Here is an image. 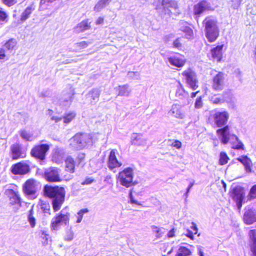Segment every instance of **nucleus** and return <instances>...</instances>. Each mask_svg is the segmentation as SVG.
Masks as SVG:
<instances>
[{"label":"nucleus","mask_w":256,"mask_h":256,"mask_svg":"<svg viewBox=\"0 0 256 256\" xmlns=\"http://www.w3.org/2000/svg\"><path fill=\"white\" fill-rule=\"evenodd\" d=\"M44 196L52 200L54 212L59 210L63 204L66 195L64 188L62 186L46 184L43 188Z\"/></svg>","instance_id":"1"},{"label":"nucleus","mask_w":256,"mask_h":256,"mask_svg":"<svg viewBox=\"0 0 256 256\" xmlns=\"http://www.w3.org/2000/svg\"><path fill=\"white\" fill-rule=\"evenodd\" d=\"M204 28L205 35L210 42H214L219 36V30L217 21L215 18L206 17L202 22Z\"/></svg>","instance_id":"2"},{"label":"nucleus","mask_w":256,"mask_h":256,"mask_svg":"<svg viewBox=\"0 0 256 256\" xmlns=\"http://www.w3.org/2000/svg\"><path fill=\"white\" fill-rule=\"evenodd\" d=\"M134 170L132 168L128 167L118 173L117 179L120 184L126 188L134 185Z\"/></svg>","instance_id":"3"},{"label":"nucleus","mask_w":256,"mask_h":256,"mask_svg":"<svg viewBox=\"0 0 256 256\" xmlns=\"http://www.w3.org/2000/svg\"><path fill=\"white\" fill-rule=\"evenodd\" d=\"M216 134L223 144H227L231 140H238V137L236 134L231 133L230 126L228 124L219 128L216 130Z\"/></svg>","instance_id":"4"},{"label":"nucleus","mask_w":256,"mask_h":256,"mask_svg":"<svg viewBox=\"0 0 256 256\" xmlns=\"http://www.w3.org/2000/svg\"><path fill=\"white\" fill-rule=\"evenodd\" d=\"M70 214L65 209L61 210L60 213L52 218L51 222V227L53 230H58L60 226L64 224L67 225L69 222Z\"/></svg>","instance_id":"5"},{"label":"nucleus","mask_w":256,"mask_h":256,"mask_svg":"<svg viewBox=\"0 0 256 256\" xmlns=\"http://www.w3.org/2000/svg\"><path fill=\"white\" fill-rule=\"evenodd\" d=\"M210 117L217 127L221 128L227 125L230 115L228 112L226 110H214L212 112Z\"/></svg>","instance_id":"6"},{"label":"nucleus","mask_w":256,"mask_h":256,"mask_svg":"<svg viewBox=\"0 0 256 256\" xmlns=\"http://www.w3.org/2000/svg\"><path fill=\"white\" fill-rule=\"evenodd\" d=\"M182 75L184 76L186 86L192 90H196L198 87V80L196 73L189 68L184 70Z\"/></svg>","instance_id":"7"},{"label":"nucleus","mask_w":256,"mask_h":256,"mask_svg":"<svg viewBox=\"0 0 256 256\" xmlns=\"http://www.w3.org/2000/svg\"><path fill=\"white\" fill-rule=\"evenodd\" d=\"M50 149L48 144H40L34 146L30 151L31 156L37 159L44 160L46 158V153Z\"/></svg>","instance_id":"8"},{"label":"nucleus","mask_w":256,"mask_h":256,"mask_svg":"<svg viewBox=\"0 0 256 256\" xmlns=\"http://www.w3.org/2000/svg\"><path fill=\"white\" fill-rule=\"evenodd\" d=\"M230 196L236 202L238 208L240 210L244 198V189L240 186L234 188L232 190Z\"/></svg>","instance_id":"9"},{"label":"nucleus","mask_w":256,"mask_h":256,"mask_svg":"<svg viewBox=\"0 0 256 256\" xmlns=\"http://www.w3.org/2000/svg\"><path fill=\"white\" fill-rule=\"evenodd\" d=\"M60 170L55 167H50L45 170L44 177L50 182H58L61 180L60 176Z\"/></svg>","instance_id":"10"},{"label":"nucleus","mask_w":256,"mask_h":256,"mask_svg":"<svg viewBox=\"0 0 256 256\" xmlns=\"http://www.w3.org/2000/svg\"><path fill=\"white\" fill-rule=\"evenodd\" d=\"M74 94V88L72 86H68L63 92V97L60 100V105L62 106H69L72 102Z\"/></svg>","instance_id":"11"},{"label":"nucleus","mask_w":256,"mask_h":256,"mask_svg":"<svg viewBox=\"0 0 256 256\" xmlns=\"http://www.w3.org/2000/svg\"><path fill=\"white\" fill-rule=\"evenodd\" d=\"M11 158L12 160L24 158L26 156V152L23 150L22 145L19 143L12 144L10 147Z\"/></svg>","instance_id":"12"},{"label":"nucleus","mask_w":256,"mask_h":256,"mask_svg":"<svg viewBox=\"0 0 256 256\" xmlns=\"http://www.w3.org/2000/svg\"><path fill=\"white\" fill-rule=\"evenodd\" d=\"M30 171V166L26 163L21 162L12 166L11 168L12 172L16 175H24Z\"/></svg>","instance_id":"13"},{"label":"nucleus","mask_w":256,"mask_h":256,"mask_svg":"<svg viewBox=\"0 0 256 256\" xmlns=\"http://www.w3.org/2000/svg\"><path fill=\"white\" fill-rule=\"evenodd\" d=\"M36 181L33 179L27 180L23 186V190L26 194L31 198L34 196L36 192Z\"/></svg>","instance_id":"14"},{"label":"nucleus","mask_w":256,"mask_h":256,"mask_svg":"<svg viewBox=\"0 0 256 256\" xmlns=\"http://www.w3.org/2000/svg\"><path fill=\"white\" fill-rule=\"evenodd\" d=\"M224 86V74L219 72L212 78V87L216 90H221Z\"/></svg>","instance_id":"15"},{"label":"nucleus","mask_w":256,"mask_h":256,"mask_svg":"<svg viewBox=\"0 0 256 256\" xmlns=\"http://www.w3.org/2000/svg\"><path fill=\"white\" fill-rule=\"evenodd\" d=\"M116 150H112L108 156V167L110 170L117 168H119L122 166L120 162H118L116 157Z\"/></svg>","instance_id":"16"},{"label":"nucleus","mask_w":256,"mask_h":256,"mask_svg":"<svg viewBox=\"0 0 256 256\" xmlns=\"http://www.w3.org/2000/svg\"><path fill=\"white\" fill-rule=\"evenodd\" d=\"M210 8V4L206 0H202L194 6V14L196 16H199L200 14L209 10Z\"/></svg>","instance_id":"17"},{"label":"nucleus","mask_w":256,"mask_h":256,"mask_svg":"<svg viewBox=\"0 0 256 256\" xmlns=\"http://www.w3.org/2000/svg\"><path fill=\"white\" fill-rule=\"evenodd\" d=\"M236 160L242 164L246 173L249 174L252 172L253 164L251 159L249 157L246 155H242L236 158Z\"/></svg>","instance_id":"18"},{"label":"nucleus","mask_w":256,"mask_h":256,"mask_svg":"<svg viewBox=\"0 0 256 256\" xmlns=\"http://www.w3.org/2000/svg\"><path fill=\"white\" fill-rule=\"evenodd\" d=\"M130 139L132 144L133 145L145 146L146 144L147 138L141 134H132Z\"/></svg>","instance_id":"19"},{"label":"nucleus","mask_w":256,"mask_h":256,"mask_svg":"<svg viewBox=\"0 0 256 256\" xmlns=\"http://www.w3.org/2000/svg\"><path fill=\"white\" fill-rule=\"evenodd\" d=\"M248 236L250 256H256V230H250L248 232Z\"/></svg>","instance_id":"20"},{"label":"nucleus","mask_w":256,"mask_h":256,"mask_svg":"<svg viewBox=\"0 0 256 256\" xmlns=\"http://www.w3.org/2000/svg\"><path fill=\"white\" fill-rule=\"evenodd\" d=\"M244 222L247 224H251L256 222V210L250 208L246 210L244 215Z\"/></svg>","instance_id":"21"},{"label":"nucleus","mask_w":256,"mask_h":256,"mask_svg":"<svg viewBox=\"0 0 256 256\" xmlns=\"http://www.w3.org/2000/svg\"><path fill=\"white\" fill-rule=\"evenodd\" d=\"M162 5L165 12L168 14L170 12V8L176 10L178 8V2L174 0H162Z\"/></svg>","instance_id":"22"},{"label":"nucleus","mask_w":256,"mask_h":256,"mask_svg":"<svg viewBox=\"0 0 256 256\" xmlns=\"http://www.w3.org/2000/svg\"><path fill=\"white\" fill-rule=\"evenodd\" d=\"M168 60L171 65L178 68H182L186 63L185 59L178 56H170L168 58Z\"/></svg>","instance_id":"23"},{"label":"nucleus","mask_w":256,"mask_h":256,"mask_svg":"<svg viewBox=\"0 0 256 256\" xmlns=\"http://www.w3.org/2000/svg\"><path fill=\"white\" fill-rule=\"evenodd\" d=\"M80 134H76L72 138L70 139V145L72 148L76 150H78L84 148V143L80 142Z\"/></svg>","instance_id":"24"},{"label":"nucleus","mask_w":256,"mask_h":256,"mask_svg":"<svg viewBox=\"0 0 256 256\" xmlns=\"http://www.w3.org/2000/svg\"><path fill=\"white\" fill-rule=\"evenodd\" d=\"M180 30L185 34V38L188 39H191L194 36L192 30L188 26L186 22H181L180 25Z\"/></svg>","instance_id":"25"},{"label":"nucleus","mask_w":256,"mask_h":256,"mask_svg":"<svg viewBox=\"0 0 256 256\" xmlns=\"http://www.w3.org/2000/svg\"><path fill=\"white\" fill-rule=\"evenodd\" d=\"M114 89L118 92V96L128 97L130 95L132 92V89L130 86L127 84L119 86L115 88Z\"/></svg>","instance_id":"26"},{"label":"nucleus","mask_w":256,"mask_h":256,"mask_svg":"<svg viewBox=\"0 0 256 256\" xmlns=\"http://www.w3.org/2000/svg\"><path fill=\"white\" fill-rule=\"evenodd\" d=\"M64 150L60 148H56L53 152L52 160L57 164H60L64 158Z\"/></svg>","instance_id":"27"},{"label":"nucleus","mask_w":256,"mask_h":256,"mask_svg":"<svg viewBox=\"0 0 256 256\" xmlns=\"http://www.w3.org/2000/svg\"><path fill=\"white\" fill-rule=\"evenodd\" d=\"M223 45L218 46L211 50V54L214 60L220 61L222 58Z\"/></svg>","instance_id":"28"},{"label":"nucleus","mask_w":256,"mask_h":256,"mask_svg":"<svg viewBox=\"0 0 256 256\" xmlns=\"http://www.w3.org/2000/svg\"><path fill=\"white\" fill-rule=\"evenodd\" d=\"M100 90L98 88H93L86 94L92 104H96L99 100Z\"/></svg>","instance_id":"29"},{"label":"nucleus","mask_w":256,"mask_h":256,"mask_svg":"<svg viewBox=\"0 0 256 256\" xmlns=\"http://www.w3.org/2000/svg\"><path fill=\"white\" fill-rule=\"evenodd\" d=\"M90 28V22H88V20H86L78 24L74 30L76 32L80 33L89 30Z\"/></svg>","instance_id":"30"},{"label":"nucleus","mask_w":256,"mask_h":256,"mask_svg":"<svg viewBox=\"0 0 256 256\" xmlns=\"http://www.w3.org/2000/svg\"><path fill=\"white\" fill-rule=\"evenodd\" d=\"M168 114L180 118H182L184 116L181 111L180 106L177 104H174L172 106L170 110L168 112Z\"/></svg>","instance_id":"31"},{"label":"nucleus","mask_w":256,"mask_h":256,"mask_svg":"<svg viewBox=\"0 0 256 256\" xmlns=\"http://www.w3.org/2000/svg\"><path fill=\"white\" fill-rule=\"evenodd\" d=\"M35 6L32 4L28 6L22 13L20 15V20L24 22L28 19L32 13L35 10Z\"/></svg>","instance_id":"32"},{"label":"nucleus","mask_w":256,"mask_h":256,"mask_svg":"<svg viewBox=\"0 0 256 256\" xmlns=\"http://www.w3.org/2000/svg\"><path fill=\"white\" fill-rule=\"evenodd\" d=\"M66 170L70 173L74 172L76 162L74 159L71 156H68L65 160Z\"/></svg>","instance_id":"33"},{"label":"nucleus","mask_w":256,"mask_h":256,"mask_svg":"<svg viewBox=\"0 0 256 256\" xmlns=\"http://www.w3.org/2000/svg\"><path fill=\"white\" fill-rule=\"evenodd\" d=\"M9 194L10 195V203L20 206V198L18 194L12 190H9Z\"/></svg>","instance_id":"34"},{"label":"nucleus","mask_w":256,"mask_h":256,"mask_svg":"<svg viewBox=\"0 0 256 256\" xmlns=\"http://www.w3.org/2000/svg\"><path fill=\"white\" fill-rule=\"evenodd\" d=\"M176 96L180 99H183L188 98V94L185 91L182 86L180 84L176 88Z\"/></svg>","instance_id":"35"},{"label":"nucleus","mask_w":256,"mask_h":256,"mask_svg":"<svg viewBox=\"0 0 256 256\" xmlns=\"http://www.w3.org/2000/svg\"><path fill=\"white\" fill-rule=\"evenodd\" d=\"M80 142L84 143V147L87 146H90L92 144V137L91 136L87 134H80Z\"/></svg>","instance_id":"36"},{"label":"nucleus","mask_w":256,"mask_h":256,"mask_svg":"<svg viewBox=\"0 0 256 256\" xmlns=\"http://www.w3.org/2000/svg\"><path fill=\"white\" fill-rule=\"evenodd\" d=\"M17 44V42L14 38H11L6 42L4 46V48L11 52Z\"/></svg>","instance_id":"37"},{"label":"nucleus","mask_w":256,"mask_h":256,"mask_svg":"<svg viewBox=\"0 0 256 256\" xmlns=\"http://www.w3.org/2000/svg\"><path fill=\"white\" fill-rule=\"evenodd\" d=\"M28 220L30 224L31 228H34L36 224V219L34 216V212L33 208H31L28 215Z\"/></svg>","instance_id":"38"},{"label":"nucleus","mask_w":256,"mask_h":256,"mask_svg":"<svg viewBox=\"0 0 256 256\" xmlns=\"http://www.w3.org/2000/svg\"><path fill=\"white\" fill-rule=\"evenodd\" d=\"M41 210L45 214H50V206L48 202L40 200V202Z\"/></svg>","instance_id":"39"},{"label":"nucleus","mask_w":256,"mask_h":256,"mask_svg":"<svg viewBox=\"0 0 256 256\" xmlns=\"http://www.w3.org/2000/svg\"><path fill=\"white\" fill-rule=\"evenodd\" d=\"M191 252L188 248L184 246H180L176 256H189Z\"/></svg>","instance_id":"40"},{"label":"nucleus","mask_w":256,"mask_h":256,"mask_svg":"<svg viewBox=\"0 0 256 256\" xmlns=\"http://www.w3.org/2000/svg\"><path fill=\"white\" fill-rule=\"evenodd\" d=\"M110 0H100L94 7V10L96 12H100L110 2Z\"/></svg>","instance_id":"41"},{"label":"nucleus","mask_w":256,"mask_h":256,"mask_svg":"<svg viewBox=\"0 0 256 256\" xmlns=\"http://www.w3.org/2000/svg\"><path fill=\"white\" fill-rule=\"evenodd\" d=\"M76 113L74 112L66 113L64 116V122L68 124L70 123L76 116Z\"/></svg>","instance_id":"42"},{"label":"nucleus","mask_w":256,"mask_h":256,"mask_svg":"<svg viewBox=\"0 0 256 256\" xmlns=\"http://www.w3.org/2000/svg\"><path fill=\"white\" fill-rule=\"evenodd\" d=\"M152 228L153 232L156 233L157 238H161L164 232V229L162 228H158L155 226H152Z\"/></svg>","instance_id":"43"},{"label":"nucleus","mask_w":256,"mask_h":256,"mask_svg":"<svg viewBox=\"0 0 256 256\" xmlns=\"http://www.w3.org/2000/svg\"><path fill=\"white\" fill-rule=\"evenodd\" d=\"M229 158L225 152H221L220 154L219 164L221 166L226 164Z\"/></svg>","instance_id":"44"},{"label":"nucleus","mask_w":256,"mask_h":256,"mask_svg":"<svg viewBox=\"0 0 256 256\" xmlns=\"http://www.w3.org/2000/svg\"><path fill=\"white\" fill-rule=\"evenodd\" d=\"M20 136L22 138L27 141H32V135L25 130L21 131Z\"/></svg>","instance_id":"45"},{"label":"nucleus","mask_w":256,"mask_h":256,"mask_svg":"<svg viewBox=\"0 0 256 256\" xmlns=\"http://www.w3.org/2000/svg\"><path fill=\"white\" fill-rule=\"evenodd\" d=\"M74 237V232L72 230V228L68 229L66 232V234L64 236V239L66 241H71L73 240Z\"/></svg>","instance_id":"46"},{"label":"nucleus","mask_w":256,"mask_h":256,"mask_svg":"<svg viewBox=\"0 0 256 256\" xmlns=\"http://www.w3.org/2000/svg\"><path fill=\"white\" fill-rule=\"evenodd\" d=\"M47 114L50 117L51 120L54 121L56 123L62 120V118L54 115V112L52 110H48Z\"/></svg>","instance_id":"47"},{"label":"nucleus","mask_w":256,"mask_h":256,"mask_svg":"<svg viewBox=\"0 0 256 256\" xmlns=\"http://www.w3.org/2000/svg\"><path fill=\"white\" fill-rule=\"evenodd\" d=\"M173 46L179 50L182 48V38H178L173 42Z\"/></svg>","instance_id":"48"},{"label":"nucleus","mask_w":256,"mask_h":256,"mask_svg":"<svg viewBox=\"0 0 256 256\" xmlns=\"http://www.w3.org/2000/svg\"><path fill=\"white\" fill-rule=\"evenodd\" d=\"M7 17L8 16L6 12L0 8V24H2L4 23Z\"/></svg>","instance_id":"49"},{"label":"nucleus","mask_w":256,"mask_h":256,"mask_svg":"<svg viewBox=\"0 0 256 256\" xmlns=\"http://www.w3.org/2000/svg\"><path fill=\"white\" fill-rule=\"evenodd\" d=\"M249 196L250 199L256 198V184L251 188L249 192Z\"/></svg>","instance_id":"50"},{"label":"nucleus","mask_w":256,"mask_h":256,"mask_svg":"<svg viewBox=\"0 0 256 256\" xmlns=\"http://www.w3.org/2000/svg\"><path fill=\"white\" fill-rule=\"evenodd\" d=\"M237 142H238V144L235 145L234 146H232V148H234V149H236V150H244V145L243 144V143L239 140V138H238V140H235Z\"/></svg>","instance_id":"51"},{"label":"nucleus","mask_w":256,"mask_h":256,"mask_svg":"<svg viewBox=\"0 0 256 256\" xmlns=\"http://www.w3.org/2000/svg\"><path fill=\"white\" fill-rule=\"evenodd\" d=\"M202 102L200 96L198 98L194 103V106L196 108H200L202 106Z\"/></svg>","instance_id":"52"},{"label":"nucleus","mask_w":256,"mask_h":256,"mask_svg":"<svg viewBox=\"0 0 256 256\" xmlns=\"http://www.w3.org/2000/svg\"><path fill=\"white\" fill-rule=\"evenodd\" d=\"M84 158L85 154L84 153L80 152L78 154L76 160H78L79 164L84 162Z\"/></svg>","instance_id":"53"},{"label":"nucleus","mask_w":256,"mask_h":256,"mask_svg":"<svg viewBox=\"0 0 256 256\" xmlns=\"http://www.w3.org/2000/svg\"><path fill=\"white\" fill-rule=\"evenodd\" d=\"M90 44V42H88L86 41H82L76 43V45L78 47H80L81 48H86Z\"/></svg>","instance_id":"54"},{"label":"nucleus","mask_w":256,"mask_h":256,"mask_svg":"<svg viewBox=\"0 0 256 256\" xmlns=\"http://www.w3.org/2000/svg\"><path fill=\"white\" fill-rule=\"evenodd\" d=\"M242 0H232V6L234 9H237L240 5Z\"/></svg>","instance_id":"55"},{"label":"nucleus","mask_w":256,"mask_h":256,"mask_svg":"<svg viewBox=\"0 0 256 256\" xmlns=\"http://www.w3.org/2000/svg\"><path fill=\"white\" fill-rule=\"evenodd\" d=\"M172 142L170 144L174 146L176 148H180L182 146V142L178 140H175L174 141H171Z\"/></svg>","instance_id":"56"},{"label":"nucleus","mask_w":256,"mask_h":256,"mask_svg":"<svg viewBox=\"0 0 256 256\" xmlns=\"http://www.w3.org/2000/svg\"><path fill=\"white\" fill-rule=\"evenodd\" d=\"M3 2L6 6H10L16 3V0H3Z\"/></svg>","instance_id":"57"},{"label":"nucleus","mask_w":256,"mask_h":256,"mask_svg":"<svg viewBox=\"0 0 256 256\" xmlns=\"http://www.w3.org/2000/svg\"><path fill=\"white\" fill-rule=\"evenodd\" d=\"M129 198L130 201V202L132 204H136L138 205H141L137 200H135L132 196V190L130 191L129 193Z\"/></svg>","instance_id":"58"},{"label":"nucleus","mask_w":256,"mask_h":256,"mask_svg":"<svg viewBox=\"0 0 256 256\" xmlns=\"http://www.w3.org/2000/svg\"><path fill=\"white\" fill-rule=\"evenodd\" d=\"M128 75L130 77H131L132 78H135L136 79H138L139 76H140V74L137 72H128Z\"/></svg>","instance_id":"59"},{"label":"nucleus","mask_w":256,"mask_h":256,"mask_svg":"<svg viewBox=\"0 0 256 256\" xmlns=\"http://www.w3.org/2000/svg\"><path fill=\"white\" fill-rule=\"evenodd\" d=\"M186 236L190 238V240H194V233L192 232L189 230H186V234H184Z\"/></svg>","instance_id":"60"},{"label":"nucleus","mask_w":256,"mask_h":256,"mask_svg":"<svg viewBox=\"0 0 256 256\" xmlns=\"http://www.w3.org/2000/svg\"><path fill=\"white\" fill-rule=\"evenodd\" d=\"M41 237L43 239H45V242L44 243H48V239L50 238L48 234L46 233V231H42V232Z\"/></svg>","instance_id":"61"},{"label":"nucleus","mask_w":256,"mask_h":256,"mask_svg":"<svg viewBox=\"0 0 256 256\" xmlns=\"http://www.w3.org/2000/svg\"><path fill=\"white\" fill-rule=\"evenodd\" d=\"M88 212V208H84V209H82L80 210L78 212V216L80 217V218H83V215L84 214H86L87 212Z\"/></svg>","instance_id":"62"},{"label":"nucleus","mask_w":256,"mask_h":256,"mask_svg":"<svg viewBox=\"0 0 256 256\" xmlns=\"http://www.w3.org/2000/svg\"><path fill=\"white\" fill-rule=\"evenodd\" d=\"M198 254L199 256H204L203 252V248L200 246H197Z\"/></svg>","instance_id":"63"},{"label":"nucleus","mask_w":256,"mask_h":256,"mask_svg":"<svg viewBox=\"0 0 256 256\" xmlns=\"http://www.w3.org/2000/svg\"><path fill=\"white\" fill-rule=\"evenodd\" d=\"M190 228L194 231V234H196L198 232V228L194 222H192V226H190Z\"/></svg>","instance_id":"64"}]
</instances>
